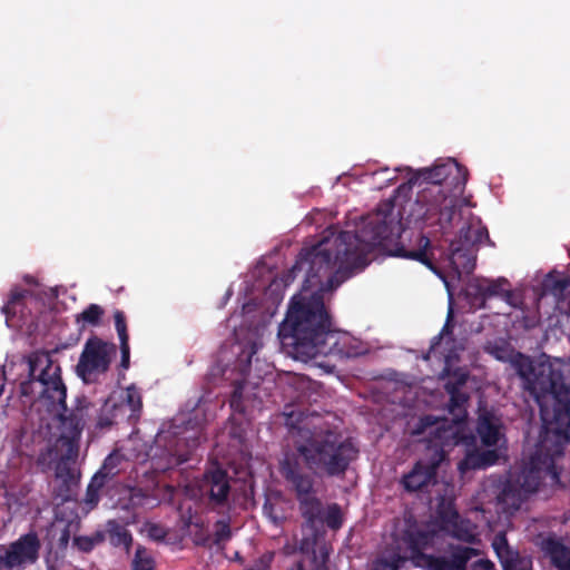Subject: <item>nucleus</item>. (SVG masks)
Returning <instances> with one entry per match:
<instances>
[{"instance_id": "obj_2", "label": "nucleus", "mask_w": 570, "mask_h": 570, "mask_svg": "<svg viewBox=\"0 0 570 570\" xmlns=\"http://www.w3.org/2000/svg\"><path fill=\"white\" fill-rule=\"evenodd\" d=\"M285 425L293 436V448L284 451L278 471L286 487L295 494L298 510L309 529L323 524V503L316 497L315 478H338L345 475L356 460L358 449L351 439L338 432L323 430L313 421L318 415L303 417L294 411L284 412Z\"/></svg>"}, {"instance_id": "obj_29", "label": "nucleus", "mask_w": 570, "mask_h": 570, "mask_svg": "<svg viewBox=\"0 0 570 570\" xmlns=\"http://www.w3.org/2000/svg\"><path fill=\"white\" fill-rule=\"evenodd\" d=\"M30 294L28 289L14 288L11 291L8 302L1 307L7 322L18 312H22L23 299Z\"/></svg>"}, {"instance_id": "obj_25", "label": "nucleus", "mask_w": 570, "mask_h": 570, "mask_svg": "<svg viewBox=\"0 0 570 570\" xmlns=\"http://www.w3.org/2000/svg\"><path fill=\"white\" fill-rule=\"evenodd\" d=\"M523 491L512 483H507L498 495V502L504 511H517L524 500Z\"/></svg>"}, {"instance_id": "obj_48", "label": "nucleus", "mask_w": 570, "mask_h": 570, "mask_svg": "<svg viewBox=\"0 0 570 570\" xmlns=\"http://www.w3.org/2000/svg\"><path fill=\"white\" fill-rule=\"evenodd\" d=\"M488 455L494 456V453L493 452H489L485 456H488ZM484 459H485V463L487 464H491L493 462V460H488L487 458H484Z\"/></svg>"}, {"instance_id": "obj_33", "label": "nucleus", "mask_w": 570, "mask_h": 570, "mask_svg": "<svg viewBox=\"0 0 570 570\" xmlns=\"http://www.w3.org/2000/svg\"><path fill=\"white\" fill-rule=\"evenodd\" d=\"M122 459L124 456L118 451L111 452L96 473H101L107 481L111 480L119 473Z\"/></svg>"}, {"instance_id": "obj_38", "label": "nucleus", "mask_w": 570, "mask_h": 570, "mask_svg": "<svg viewBox=\"0 0 570 570\" xmlns=\"http://www.w3.org/2000/svg\"><path fill=\"white\" fill-rule=\"evenodd\" d=\"M55 473L57 479H61L65 482L71 481L75 478L72 464L76 462L56 460Z\"/></svg>"}, {"instance_id": "obj_9", "label": "nucleus", "mask_w": 570, "mask_h": 570, "mask_svg": "<svg viewBox=\"0 0 570 570\" xmlns=\"http://www.w3.org/2000/svg\"><path fill=\"white\" fill-rule=\"evenodd\" d=\"M116 352L117 347L114 343L106 342L98 336L89 337L76 366L78 376L86 383L92 382L96 375L104 374L109 370Z\"/></svg>"}, {"instance_id": "obj_22", "label": "nucleus", "mask_w": 570, "mask_h": 570, "mask_svg": "<svg viewBox=\"0 0 570 570\" xmlns=\"http://www.w3.org/2000/svg\"><path fill=\"white\" fill-rule=\"evenodd\" d=\"M92 407L94 412L88 413L89 417L86 420V429L95 428L97 431L108 429L112 425V417L104 412L102 407L97 406L96 403L91 402L86 395H79L75 399L73 404L69 409L78 407Z\"/></svg>"}, {"instance_id": "obj_16", "label": "nucleus", "mask_w": 570, "mask_h": 570, "mask_svg": "<svg viewBox=\"0 0 570 570\" xmlns=\"http://www.w3.org/2000/svg\"><path fill=\"white\" fill-rule=\"evenodd\" d=\"M504 285H508V281L505 278H499L497 281L474 279L469 284L468 293L469 295L476 296L482 304L487 298L493 296H502L507 302H509L512 297V292L503 288Z\"/></svg>"}, {"instance_id": "obj_37", "label": "nucleus", "mask_w": 570, "mask_h": 570, "mask_svg": "<svg viewBox=\"0 0 570 570\" xmlns=\"http://www.w3.org/2000/svg\"><path fill=\"white\" fill-rule=\"evenodd\" d=\"M243 391H244V382L236 381L234 384V390L232 392L230 399H229V405L230 407L239 413H243L245 411V407L243 405Z\"/></svg>"}, {"instance_id": "obj_27", "label": "nucleus", "mask_w": 570, "mask_h": 570, "mask_svg": "<svg viewBox=\"0 0 570 570\" xmlns=\"http://www.w3.org/2000/svg\"><path fill=\"white\" fill-rule=\"evenodd\" d=\"M406 561L399 550L385 551L374 561L373 570H400Z\"/></svg>"}, {"instance_id": "obj_39", "label": "nucleus", "mask_w": 570, "mask_h": 570, "mask_svg": "<svg viewBox=\"0 0 570 570\" xmlns=\"http://www.w3.org/2000/svg\"><path fill=\"white\" fill-rule=\"evenodd\" d=\"M126 403L134 414L140 412L142 407L141 394L136 386L131 385L127 389Z\"/></svg>"}, {"instance_id": "obj_10", "label": "nucleus", "mask_w": 570, "mask_h": 570, "mask_svg": "<svg viewBox=\"0 0 570 570\" xmlns=\"http://www.w3.org/2000/svg\"><path fill=\"white\" fill-rule=\"evenodd\" d=\"M484 351L495 360L510 363L517 374L522 379L524 389L528 391L531 383H535L539 377L540 366H552L547 363H534L532 358L521 352L515 351L508 342H489Z\"/></svg>"}, {"instance_id": "obj_5", "label": "nucleus", "mask_w": 570, "mask_h": 570, "mask_svg": "<svg viewBox=\"0 0 570 570\" xmlns=\"http://www.w3.org/2000/svg\"><path fill=\"white\" fill-rule=\"evenodd\" d=\"M539 377L528 390L540 409L542 430L539 442L543 449L564 454L570 443V382L552 366H540Z\"/></svg>"}, {"instance_id": "obj_23", "label": "nucleus", "mask_w": 570, "mask_h": 570, "mask_svg": "<svg viewBox=\"0 0 570 570\" xmlns=\"http://www.w3.org/2000/svg\"><path fill=\"white\" fill-rule=\"evenodd\" d=\"M476 431L484 445L493 446L498 444L500 439L499 425L492 414L485 413L480 416Z\"/></svg>"}, {"instance_id": "obj_45", "label": "nucleus", "mask_w": 570, "mask_h": 570, "mask_svg": "<svg viewBox=\"0 0 570 570\" xmlns=\"http://www.w3.org/2000/svg\"><path fill=\"white\" fill-rule=\"evenodd\" d=\"M452 318V309L450 308L449 311V315H448V321L446 323L444 324L441 333L435 336L433 340L435 341L433 344H438L442 337L443 334H448V333H451L452 332V326L450 325V321Z\"/></svg>"}, {"instance_id": "obj_53", "label": "nucleus", "mask_w": 570, "mask_h": 570, "mask_svg": "<svg viewBox=\"0 0 570 570\" xmlns=\"http://www.w3.org/2000/svg\"><path fill=\"white\" fill-rule=\"evenodd\" d=\"M381 171H382V173H386V171H389V169H387V168H384V169H382Z\"/></svg>"}, {"instance_id": "obj_12", "label": "nucleus", "mask_w": 570, "mask_h": 570, "mask_svg": "<svg viewBox=\"0 0 570 570\" xmlns=\"http://www.w3.org/2000/svg\"><path fill=\"white\" fill-rule=\"evenodd\" d=\"M434 538V531L421 530L416 527L404 530L401 539L410 551L407 560H411L415 567L428 570L434 556L425 553L424 550L433 547Z\"/></svg>"}, {"instance_id": "obj_43", "label": "nucleus", "mask_w": 570, "mask_h": 570, "mask_svg": "<svg viewBox=\"0 0 570 570\" xmlns=\"http://www.w3.org/2000/svg\"><path fill=\"white\" fill-rule=\"evenodd\" d=\"M120 353H121L120 367L124 370H127L130 364L129 342L120 343Z\"/></svg>"}, {"instance_id": "obj_41", "label": "nucleus", "mask_w": 570, "mask_h": 570, "mask_svg": "<svg viewBox=\"0 0 570 570\" xmlns=\"http://www.w3.org/2000/svg\"><path fill=\"white\" fill-rule=\"evenodd\" d=\"M232 537V530L227 522L217 521L216 522V531H215V543L219 544L220 542L229 540Z\"/></svg>"}, {"instance_id": "obj_46", "label": "nucleus", "mask_w": 570, "mask_h": 570, "mask_svg": "<svg viewBox=\"0 0 570 570\" xmlns=\"http://www.w3.org/2000/svg\"><path fill=\"white\" fill-rule=\"evenodd\" d=\"M69 539H70V533H69V530L67 528H65L61 533H60V537H59V547L60 548H66L69 543Z\"/></svg>"}, {"instance_id": "obj_34", "label": "nucleus", "mask_w": 570, "mask_h": 570, "mask_svg": "<svg viewBox=\"0 0 570 570\" xmlns=\"http://www.w3.org/2000/svg\"><path fill=\"white\" fill-rule=\"evenodd\" d=\"M144 531L149 540L157 543L165 542L169 533L165 525L156 522H146L144 524Z\"/></svg>"}, {"instance_id": "obj_4", "label": "nucleus", "mask_w": 570, "mask_h": 570, "mask_svg": "<svg viewBox=\"0 0 570 570\" xmlns=\"http://www.w3.org/2000/svg\"><path fill=\"white\" fill-rule=\"evenodd\" d=\"M468 169L454 159L424 168L409 180L410 184H426L411 205L409 223L438 226L442 235L452 228L458 210V196L468 181Z\"/></svg>"}, {"instance_id": "obj_44", "label": "nucleus", "mask_w": 570, "mask_h": 570, "mask_svg": "<svg viewBox=\"0 0 570 570\" xmlns=\"http://www.w3.org/2000/svg\"><path fill=\"white\" fill-rule=\"evenodd\" d=\"M470 570H494V563L489 559H479L471 563Z\"/></svg>"}, {"instance_id": "obj_8", "label": "nucleus", "mask_w": 570, "mask_h": 570, "mask_svg": "<svg viewBox=\"0 0 570 570\" xmlns=\"http://www.w3.org/2000/svg\"><path fill=\"white\" fill-rule=\"evenodd\" d=\"M187 430L181 435L177 433H160L156 438V452L153 462L157 470L174 469L190 460L193 452L200 444V434L187 435Z\"/></svg>"}, {"instance_id": "obj_19", "label": "nucleus", "mask_w": 570, "mask_h": 570, "mask_svg": "<svg viewBox=\"0 0 570 570\" xmlns=\"http://www.w3.org/2000/svg\"><path fill=\"white\" fill-rule=\"evenodd\" d=\"M449 261L458 275L471 274L475 268V248L463 247L461 244L450 243Z\"/></svg>"}, {"instance_id": "obj_3", "label": "nucleus", "mask_w": 570, "mask_h": 570, "mask_svg": "<svg viewBox=\"0 0 570 570\" xmlns=\"http://www.w3.org/2000/svg\"><path fill=\"white\" fill-rule=\"evenodd\" d=\"M29 379L21 382L20 391L23 396H30L35 393L33 385L39 384L38 391L40 397L48 401L52 410L57 411L59 421V436L53 448L47 450L51 456L55 453L56 460L76 462L79 456L80 440L86 429L88 413H92V407L68 409L67 387L61 379V368L55 363L47 352L33 353L28 357Z\"/></svg>"}, {"instance_id": "obj_21", "label": "nucleus", "mask_w": 570, "mask_h": 570, "mask_svg": "<svg viewBox=\"0 0 570 570\" xmlns=\"http://www.w3.org/2000/svg\"><path fill=\"white\" fill-rule=\"evenodd\" d=\"M466 382V376L462 375L456 381H449L445 383V391L450 395L448 404L449 412L456 417H465L466 415V403L469 395L462 391V386Z\"/></svg>"}, {"instance_id": "obj_51", "label": "nucleus", "mask_w": 570, "mask_h": 570, "mask_svg": "<svg viewBox=\"0 0 570 570\" xmlns=\"http://www.w3.org/2000/svg\"><path fill=\"white\" fill-rule=\"evenodd\" d=\"M39 461H40V462H41V461H45V454H43V453H41V454H40V456H39Z\"/></svg>"}, {"instance_id": "obj_31", "label": "nucleus", "mask_w": 570, "mask_h": 570, "mask_svg": "<svg viewBox=\"0 0 570 570\" xmlns=\"http://www.w3.org/2000/svg\"><path fill=\"white\" fill-rule=\"evenodd\" d=\"M106 541V533L97 530L90 535H77L73 538L75 547L85 553L91 552L97 546Z\"/></svg>"}, {"instance_id": "obj_14", "label": "nucleus", "mask_w": 570, "mask_h": 570, "mask_svg": "<svg viewBox=\"0 0 570 570\" xmlns=\"http://www.w3.org/2000/svg\"><path fill=\"white\" fill-rule=\"evenodd\" d=\"M491 546L503 570H533L532 558L514 550L509 544L504 531L494 534Z\"/></svg>"}, {"instance_id": "obj_18", "label": "nucleus", "mask_w": 570, "mask_h": 570, "mask_svg": "<svg viewBox=\"0 0 570 570\" xmlns=\"http://www.w3.org/2000/svg\"><path fill=\"white\" fill-rule=\"evenodd\" d=\"M540 548L556 569L570 570V549L561 540L549 535L542 540Z\"/></svg>"}, {"instance_id": "obj_28", "label": "nucleus", "mask_w": 570, "mask_h": 570, "mask_svg": "<svg viewBox=\"0 0 570 570\" xmlns=\"http://www.w3.org/2000/svg\"><path fill=\"white\" fill-rule=\"evenodd\" d=\"M131 570H157L153 552L145 546L138 543L130 562Z\"/></svg>"}, {"instance_id": "obj_47", "label": "nucleus", "mask_w": 570, "mask_h": 570, "mask_svg": "<svg viewBox=\"0 0 570 570\" xmlns=\"http://www.w3.org/2000/svg\"><path fill=\"white\" fill-rule=\"evenodd\" d=\"M258 348H259L258 343L253 342L252 345H250V352H249L248 357H247V362L248 363H250L252 356L257 353Z\"/></svg>"}, {"instance_id": "obj_7", "label": "nucleus", "mask_w": 570, "mask_h": 570, "mask_svg": "<svg viewBox=\"0 0 570 570\" xmlns=\"http://www.w3.org/2000/svg\"><path fill=\"white\" fill-rule=\"evenodd\" d=\"M563 454H556L552 450L543 449L542 443L538 442L535 451L529 458V461L521 469L517 483L525 494L537 492L541 485L550 488H562L560 473L556 465V460Z\"/></svg>"}, {"instance_id": "obj_35", "label": "nucleus", "mask_w": 570, "mask_h": 570, "mask_svg": "<svg viewBox=\"0 0 570 570\" xmlns=\"http://www.w3.org/2000/svg\"><path fill=\"white\" fill-rule=\"evenodd\" d=\"M323 523H326L328 528L336 530L342 527V513L338 504L333 503L328 505L326 513L323 512Z\"/></svg>"}, {"instance_id": "obj_20", "label": "nucleus", "mask_w": 570, "mask_h": 570, "mask_svg": "<svg viewBox=\"0 0 570 570\" xmlns=\"http://www.w3.org/2000/svg\"><path fill=\"white\" fill-rule=\"evenodd\" d=\"M106 540L115 549H122L125 553L130 554L134 537L126 525L115 519H110L105 523Z\"/></svg>"}, {"instance_id": "obj_40", "label": "nucleus", "mask_w": 570, "mask_h": 570, "mask_svg": "<svg viewBox=\"0 0 570 570\" xmlns=\"http://www.w3.org/2000/svg\"><path fill=\"white\" fill-rule=\"evenodd\" d=\"M316 385L315 382L312 380L301 376L295 381L296 390L299 391V394L297 395V400L299 402L309 401L311 395L307 394V390H314V386Z\"/></svg>"}, {"instance_id": "obj_32", "label": "nucleus", "mask_w": 570, "mask_h": 570, "mask_svg": "<svg viewBox=\"0 0 570 570\" xmlns=\"http://www.w3.org/2000/svg\"><path fill=\"white\" fill-rule=\"evenodd\" d=\"M105 314V309L98 304H89L80 314L77 315L76 322L82 323V327L86 325L96 327L101 323V318Z\"/></svg>"}, {"instance_id": "obj_17", "label": "nucleus", "mask_w": 570, "mask_h": 570, "mask_svg": "<svg viewBox=\"0 0 570 570\" xmlns=\"http://www.w3.org/2000/svg\"><path fill=\"white\" fill-rule=\"evenodd\" d=\"M443 528L455 539L472 543L475 540V534L470 528V523L463 520L456 510L449 508L440 513Z\"/></svg>"}, {"instance_id": "obj_42", "label": "nucleus", "mask_w": 570, "mask_h": 570, "mask_svg": "<svg viewBox=\"0 0 570 570\" xmlns=\"http://www.w3.org/2000/svg\"><path fill=\"white\" fill-rule=\"evenodd\" d=\"M272 560L273 556L265 553L247 564L245 570H268L271 568Z\"/></svg>"}, {"instance_id": "obj_26", "label": "nucleus", "mask_w": 570, "mask_h": 570, "mask_svg": "<svg viewBox=\"0 0 570 570\" xmlns=\"http://www.w3.org/2000/svg\"><path fill=\"white\" fill-rule=\"evenodd\" d=\"M542 291L544 294L553 295L557 298L564 296L570 286V278L558 274L549 273L542 281Z\"/></svg>"}, {"instance_id": "obj_52", "label": "nucleus", "mask_w": 570, "mask_h": 570, "mask_svg": "<svg viewBox=\"0 0 570 570\" xmlns=\"http://www.w3.org/2000/svg\"><path fill=\"white\" fill-rule=\"evenodd\" d=\"M463 464H464V462H461V463L459 464V468H460V469H463Z\"/></svg>"}, {"instance_id": "obj_24", "label": "nucleus", "mask_w": 570, "mask_h": 570, "mask_svg": "<svg viewBox=\"0 0 570 570\" xmlns=\"http://www.w3.org/2000/svg\"><path fill=\"white\" fill-rule=\"evenodd\" d=\"M484 238L489 239V233L485 227L464 225L460 229L458 239L452 240L451 243L461 244L463 247L475 248V246L481 244Z\"/></svg>"}, {"instance_id": "obj_13", "label": "nucleus", "mask_w": 570, "mask_h": 570, "mask_svg": "<svg viewBox=\"0 0 570 570\" xmlns=\"http://www.w3.org/2000/svg\"><path fill=\"white\" fill-rule=\"evenodd\" d=\"M199 489L203 494L208 497L213 507L226 505L232 489L228 473L219 466L207 470L203 475Z\"/></svg>"}, {"instance_id": "obj_11", "label": "nucleus", "mask_w": 570, "mask_h": 570, "mask_svg": "<svg viewBox=\"0 0 570 570\" xmlns=\"http://www.w3.org/2000/svg\"><path fill=\"white\" fill-rule=\"evenodd\" d=\"M40 548L41 543L36 532L22 534L0 556V567L12 570L26 563H35L39 558Z\"/></svg>"}, {"instance_id": "obj_15", "label": "nucleus", "mask_w": 570, "mask_h": 570, "mask_svg": "<svg viewBox=\"0 0 570 570\" xmlns=\"http://www.w3.org/2000/svg\"><path fill=\"white\" fill-rule=\"evenodd\" d=\"M475 548L449 544L442 556H434L428 570H466L468 562L479 556Z\"/></svg>"}, {"instance_id": "obj_6", "label": "nucleus", "mask_w": 570, "mask_h": 570, "mask_svg": "<svg viewBox=\"0 0 570 570\" xmlns=\"http://www.w3.org/2000/svg\"><path fill=\"white\" fill-rule=\"evenodd\" d=\"M431 434L433 439L429 441L424 456L417 460L400 480V484L407 493L424 491L435 485L439 469L448 456L445 448L458 445L463 441L462 433L453 426L438 425Z\"/></svg>"}, {"instance_id": "obj_50", "label": "nucleus", "mask_w": 570, "mask_h": 570, "mask_svg": "<svg viewBox=\"0 0 570 570\" xmlns=\"http://www.w3.org/2000/svg\"><path fill=\"white\" fill-rule=\"evenodd\" d=\"M297 570H304L303 564L301 562L297 563Z\"/></svg>"}, {"instance_id": "obj_1", "label": "nucleus", "mask_w": 570, "mask_h": 570, "mask_svg": "<svg viewBox=\"0 0 570 570\" xmlns=\"http://www.w3.org/2000/svg\"><path fill=\"white\" fill-rule=\"evenodd\" d=\"M393 199L382 202L360 233L340 232L333 242L323 239L303 248L291 268L295 277L305 272L302 292L292 297L285 320L278 327L282 350L295 360L307 362L317 356L351 357L348 337L333 330L324 304V294L336 289L355 272L363 271L375 250L389 256L416 261L436 273L428 236H416V248L407 249L399 240L402 218L394 213Z\"/></svg>"}, {"instance_id": "obj_30", "label": "nucleus", "mask_w": 570, "mask_h": 570, "mask_svg": "<svg viewBox=\"0 0 570 570\" xmlns=\"http://www.w3.org/2000/svg\"><path fill=\"white\" fill-rule=\"evenodd\" d=\"M107 480L104 479L101 473H95L91 478L85 495V503L91 509L95 508L100 500V491L107 484Z\"/></svg>"}, {"instance_id": "obj_49", "label": "nucleus", "mask_w": 570, "mask_h": 570, "mask_svg": "<svg viewBox=\"0 0 570 570\" xmlns=\"http://www.w3.org/2000/svg\"><path fill=\"white\" fill-rule=\"evenodd\" d=\"M395 179H396V176H392V177L387 178V181H389V183H392V181H394Z\"/></svg>"}, {"instance_id": "obj_36", "label": "nucleus", "mask_w": 570, "mask_h": 570, "mask_svg": "<svg viewBox=\"0 0 570 570\" xmlns=\"http://www.w3.org/2000/svg\"><path fill=\"white\" fill-rule=\"evenodd\" d=\"M115 327L119 337L120 343L129 342V335L127 330V320L122 311L117 309L114 313Z\"/></svg>"}]
</instances>
